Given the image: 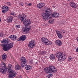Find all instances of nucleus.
Here are the masks:
<instances>
[{
    "label": "nucleus",
    "instance_id": "34",
    "mask_svg": "<svg viewBox=\"0 0 78 78\" xmlns=\"http://www.w3.org/2000/svg\"><path fill=\"white\" fill-rule=\"evenodd\" d=\"M20 27V25H16V28H19Z\"/></svg>",
    "mask_w": 78,
    "mask_h": 78
},
{
    "label": "nucleus",
    "instance_id": "50",
    "mask_svg": "<svg viewBox=\"0 0 78 78\" xmlns=\"http://www.w3.org/2000/svg\"><path fill=\"white\" fill-rule=\"evenodd\" d=\"M68 0V1H69L70 0Z\"/></svg>",
    "mask_w": 78,
    "mask_h": 78
},
{
    "label": "nucleus",
    "instance_id": "39",
    "mask_svg": "<svg viewBox=\"0 0 78 78\" xmlns=\"http://www.w3.org/2000/svg\"><path fill=\"white\" fill-rule=\"evenodd\" d=\"M2 13H5L6 12V10L5 9H4L2 11Z\"/></svg>",
    "mask_w": 78,
    "mask_h": 78
},
{
    "label": "nucleus",
    "instance_id": "18",
    "mask_svg": "<svg viewBox=\"0 0 78 78\" xmlns=\"http://www.w3.org/2000/svg\"><path fill=\"white\" fill-rule=\"evenodd\" d=\"M31 30V29L29 28H28V27H25V28H24L23 30V32H26V33H28L30 30Z\"/></svg>",
    "mask_w": 78,
    "mask_h": 78
},
{
    "label": "nucleus",
    "instance_id": "22",
    "mask_svg": "<svg viewBox=\"0 0 78 78\" xmlns=\"http://www.w3.org/2000/svg\"><path fill=\"white\" fill-rule=\"evenodd\" d=\"M5 68H2L0 69V72H1L2 73H6V71L5 70Z\"/></svg>",
    "mask_w": 78,
    "mask_h": 78
},
{
    "label": "nucleus",
    "instance_id": "30",
    "mask_svg": "<svg viewBox=\"0 0 78 78\" xmlns=\"http://www.w3.org/2000/svg\"><path fill=\"white\" fill-rule=\"evenodd\" d=\"M48 22L49 23H53V20L52 19H50L48 20Z\"/></svg>",
    "mask_w": 78,
    "mask_h": 78
},
{
    "label": "nucleus",
    "instance_id": "32",
    "mask_svg": "<svg viewBox=\"0 0 78 78\" xmlns=\"http://www.w3.org/2000/svg\"><path fill=\"white\" fill-rule=\"evenodd\" d=\"M52 76H53V74H49L48 76V78H51Z\"/></svg>",
    "mask_w": 78,
    "mask_h": 78
},
{
    "label": "nucleus",
    "instance_id": "13",
    "mask_svg": "<svg viewBox=\"0 0 78 78\" xmlns=\"http://www.w3.org/2000/svg\"><path fill=\"white\" fill-rule=\"evenodd\" d=\"M66 58V57H65V56L63 55L59 57L58 58V61H59L62 62V61H64Z\"/></svg>",
    "mask_w": 78,
    "mask_h": 78
},
{
    "label": "nucleus",
    "instance_id": "31",
    "mask_svg": "<svg viewBox=\"0 0 78 78\" xmlns=\"http://www.w3.org/2000/svg\"><path fill=\"white\" fill-rule=\"evenodd\" d=\"M60 31H61V32L62 33H63V34H64V33H66V31H64L63 30L61 29Z\"/></svg>",
    "mask_w": 78,
    "mask_h": 78
},
{
    "label": "nucleus",
    "instance_id": "28",
    "mask_svg": "<svg viewBox=\"0 0 78 78\" xmlns=\"http://www.w3.org/2000/svg\"><path fill=\"white\" fill-rule=\"evenodd\" d=\"M20 61H26L27 60H26V59L24 57H22L20 58Z\"/></svg>",
    "mask_w": 78,
    "mask_h": 78
},
{
    "label": "nucleus",
    "instance_id": "45",
    "mask_svg": "<svg viewBox=\"0 0 78 78\" xmlns=\"http://www.w3.org/2000/svg\"><path fill=\"white\" fill-rule=\"evenodd\" d=\"M25 5L26 6H28V4L27 3H25Z\"/></svg>",
    "mask_w": 78,
    "mask_h": 78
},
{
    "label": "nucleus",
    "instance_id": "19",
    "mask_svg": "<svg viewBox=\"0 0 78 78\" xmlns=\"http://www.w3.org/2000/svg\"><path fill=\"white\" fill-rule=\"evenodd\" d=\"M7 58V56L6 54H4L3 55H2V59L4 61H6V59Z\"/></svg>",
    "mask_w": 78,
    "mask_h": 78
},
{
    "label": "nucleus",
    "instance_id": "4",
    "mask_svg": "<svg viewBox=\"0 0 78 78\" xmlns=\"http://www.w3.org/2000/svg\"><path fill=\"white\" fill-rule=\"evenodd\" d=\"M41 41L44 44L48 45H51V42L45 38H41Z\"/></svg>",
    "mask_w": 78,
    "mask_h": 78
},
{
    "label": "nucleus",
    "instance_id": "14",
    "mask_svg": "<svg viewBox=\"0 0 78 78\" xmlns=\"http://www.w3.org/2000/svg\"><path fill=\"white\" fill-rule=\"evenodd\" d=\"M70 6L72 8H76V5L75 3V2H71L70 3Z\"/></svg>",
    "mask_w": 78,
    "mask_h": 78
},
{
    "label": "nucleus",
    "instance_id": "12",
    "mask_svg": "<svg viewBox=\"0 0 78 78\" xmlns=\"http://www.w3.org/2000/svg\"><path fill=\"white\" fill-rule=\"evenodd\" d=\"M45 13H46L47 14L49 15V16H50V15L51 14V13H52V11L51 10H50L49 9H48L45 10Z\"/></svg>",
    "mask_w": 78,
    "mask_h": 78
},
{
    "label": "nucleus",
    "instance_id": "9",
    "mask_svg": "<svg viewBox=\"0 0 78 78\" xmlns=\"http://www.w3.org/2000/svg\"><path fill=\"white\" fill-rule=\"evenodd\" d=\"M19 18L20 19L21 21H24V20H27V17L25 15H22L19 17Z\"/></svg>",
    "mask_w": 78,
    "mask_h": 78
},
{
    "label": "nucleus",
    "instance_id": "33",
    "mask_svg": "<svg viewBox=\"0 0 78 78\" xmlns=\"http://www.w3.org/2000/svg\"><path fill=\"white\" fill-rule=\"evenodd\" d=\"M46 51H42V52H41V54L42 55H44V54H46Z\"/></svg>",
    "mask_w": 78,
    "mask_h": 78
},
{
    "label": "nucleus",
    "instance_id": "40",
    "mask_svg": "<svg viewBox=\"0 0 78 78\" xmlns=\"http://www.w3.org/2000/svg\"><path fill=\"white\" fill-rule=\"evenodd\" d=\"M10 14L11 16H15L16 15L15 13H11Z\"/></svg>",
    "mask_w": 78,
    "mask_h": 78
},
{
    "label": "nucleus",
    "instance_id": "15",
    "mask_svg": "<svg viewBox=\"0 0 78 78\" xmlns=\"http://www.w3.org/2000/svg\"><path fill=\"white\" fill-rule=\"evenodd\" d=\"M21 66L22 67H24L27 65V61H21L20 64Z\"/></svg>",
    "mask_w": 78,
    "mask_h": 78
},
{
    "label": "nucleus",
    "instance_id": "5",
    "mask_svg": "<svg viewBox=\"0 0 78 78\" xmlns=\"http://www.w3.org/2000/svg\"><path fill=\"white\" fill-rule=\"evenodd\" d=\"M36 42L34 40H31L30 41L28 44V47L29 48H34L35 46Z\"/></svg>",
    "mask_w": 78,
    "mask_h": 78
},
{
    "label": "nucleus",
    "instance_id": "27",
    "mask_svg": "<svg viewBox=\"0 0 78 78\" xmlns=\"http://www.w3.org/2000/svg\"><path fill=\"white\" fill-rule=\"evenodd\" d=\"M25 69L27 70H29L31 69V66L30 65H27L26 66Z\"/></svg>",
    "mask_w": 78,
    "mask_h": 78
},
{
    "label": "nucleus",
    "instance_id": "49",
    "mask_svg": "<svg viewBox=\"0 0 78 78\" xmlns=\"http://www.w3.org/2000/svg\"><path fill=\"white\" fill-rule=\"evenodd\" d=\"M35 64H37V62H36L35 63Z\"/></svg>",
    "mask_w": 78,
    "mask_h": 78
},
{
    "label": "nucleus",
    "instance_id": "23",
    "mask_svg": "<svg viewBox=\"0 0 78 78\" xmlns=\"http://www.w3.org/2000/svg\"><path fill=\"white\" fill-rule=\"evenodd\" d=\"M15 70H20L21 69L20 66L18 64L16 65L15 66Z\"/></svg>",
    "mask_w": 78,
    "mask_h": 78
},
{
    "label": "nucleus",
    "instance_id": "35",
    "mask_svg": "<svg viewBox=\"0 0 78 78\" xmlns=\"http://www.w3.org/2000/svg\"><path fill=\"white\" fill-rule=\"evenodd\" d=\"M3 36V34L2 33H0V37Z\"/></svg>",
    "mask_w": 78,
    "mask_h": 78
},
{
    "label": "nucleus",
    "instance_id": "7",
    "mask_svg": "<svg viewBox=\"0 0 78 78\" xmlns=\"http://www.w3.org/2000/svg\"><path fill=\"white\" fill-rule=\"evenodd\" d=\"M27 39V36L25 35H23L21 36L17 40L18 41H22V42H23Z\"/></svg>",
    "mask_w": 78,
    "mask_h": 78
},
{
    "label": "nucleus",
    "instance_id": "10",
    "mask_svg": "<svg viewBox=\"0 0 78 78\" xmlns=\"http://www.w3.org/2000/svg\"><path fill=\"white\" fill-rule=\"evenodd\" d=\"M9 38H10V39H11L12 40H13V41H16V39H17V36L13 35L9 36Z\"/></svg>",
    "mask_w": 78,
    "mask_h": 78
},
{
    "label": "nucleus",
    "instance_id": "37",
    "mask_svg": "<svg viewBox=\"0 0 78 78\" xmlns=\"http://www.w3.org/2000/svg\"><path fill=\"white\" fill-rule=\"evenodd\" d=\"M7 5L8 6H11V4L10 2H7Z\"/></svg>",
    "mask_w": 78,
    "mask_h": 78
},
{
    "label": "nucleus",
    "instance_id": "6",
    "mask_svg": "<svg viewBox=\"0 0 78 78\" xmlns=\"http://www.w3.org/2000/svg\"><path fill=\"white\" fill-rule=\"evenodd\" d=\"M42 16L43 17V19H44V20H48V19H50V15L47 14L46 13H42Z\"/></svg>",
    "mask_w": 78,
    "mask_h": 78
},
{
    "label": "nucleus",
    "instance_id": "46",
    "mask_svg": "<svg viewBox=\"0 0 78 78\" xmlns=\"http://www.w3.org/2000/svg\"><path fill=\"white\" fill-rule=\"evenodd\" d=\"M57 31H58V30H56V33L58 35V34H59V33H58V32Z\"/></svg>",
    "mask_w": 78,
    "mask_h": 78
},
{
    "label": "nucleus",
    "instance_id": "3",
    "mask_svg": "<svg viewBox=\"0 0 78 78\" xmlns=\"http://www.w3.org/2000/svg\"><path fill=\"white\" fill-rule=\"evenodd\" d=\"M14 45L13 43L12 42L9 44H3V49L5 51H8L10 50V48H11L13 47Z\"/></svg>",
    "mask_w": 78,
    "mask_h": 78
},
{
    "label": "nucleus",
    "instance_id": "36",
    "mask_svg": "<svg viewBox=\"0 0 78 78\" xmlns=\"http://www.w3.org/2000/svg\"><path fill=\"white\" fill-rule=\"evenodd\" d=\"M5 10L6 11H8V10H9V9L7 7H6L5 8Z\"/></svg>",
    "mask_w": 78,
    "mask_h": 78
},
{
    "label": "nucleus",
    "instance_id": "20",
    "mask_svg": "<svg viewBox=\"0 0 78 78\" xmlns=\"http://www.w3.org/2000/svg\"><path fill=\"white\" fill-rule=\"evenodd\" d=\"M1 42L2 44H7V43H9V41L7 39H6L3 40V41H1Z\"/></svg>",
    "mask_w": 78,
    "mask_h": 78
},
{
    "label": "nucleus",
    "instance_id": "29",
    "mask_svg": "<svg viewBox=\"0 0 78 78\" xmlns=\"http://www.w3.org/2000/svg\"><path fill=\"white\" fill-rule=\"evenodd\" d=\"M57 35L58 36L59 38H60V39H61V38L62 37V35L61 34H58Z\"/></svg>",
    "mask_w": 78,
    "mask_h": 78
},
{
    "label": "nucleus",
    "instance_id": "16",
    "mask_svg": "<svg viewBox=\"0 0 78 78\" xmlns=\"http://www.w3.org/2000/svg\"><path fill=\"white\" fill-rule=\"evenodd\" d=\"M55 44L58 45L59 46H61L62 45V42L60 40H58L55 41Z\"/></svg>",
    "mask_w": 78,
    "mask_h": 78
},
{
    "label": "nucleus",
    "instance_id": "8",
    "mask_svg": "<svg viewBox=\"0 0 78 78\" xmlns=\"http://www.w3.org/2000/svg\"><path fill=\"white\" fill-rule=\"evenodd\" d=\"M23 23L24 25L28 26L31 24V21L30 20L27 19L26 21L23 22Z\"/></svg>",
    "mask_w": 78,
    "mask_h": 78
},
{
    "label": "nucleus",
    "instance_id": "48",
    "mask_svg": "<svg viewBox=\"0 0 78 78\" xmlns=\"http://www.w3.org/2000/svg\"><path fill=\"white\" fill-rule=\"evenodd\" d=\"M1 22V18H0V22Z\"/></svg>",
    "mask_w": 78,
    "mask_h": 78
},
{
    "label": "nucleus",
    "instance_id": "25",
    "mask_svg": "<svg viewBox=\"0 0 78 78\" xmlns=\"http://www.w3.org/2000/svg\"><path fill=\"white\" fill-rule=\"evenodd\" d=\"M1 66L2 68H4L5 69H6V66L5 63L3 62L1 63Z\"/></svg>",
    "mask_w": 78,
    "mask_h": 78
},
{
    "label": "nucleus",
    "instance_id": "2",
    "mask_svg": "<svg viewBox=\"0 0 78 78\" xmlns=\"http://www.w3.org/2000/svg\"><path fill=\"white\" fill-rule=\"evenodd\" d=\"M44 70L48 73H51L52 72L55 73L57 72V69L53 66H50L49 67L44 68Z\"/></svg>",
    "mask_w": 78,
    "mask_h": 78
},
{
    "label": "nucleus",
    "instance_id": "38",
    "mask_svg": "<svg viewBox=\"0 0 78 78\" xmlns=\"http://www.w3.org/2000/svg\"><path fill=\"white\" fill-rule=\"evenodd\" d=\"M19 5H21V6H23V2L20 3H19Z\"/></svg>",
    "mask_w": 78,
    "mask_h": 78
},
{
    "label": "nucleus",
    "instance_id": "1",
    "mask_svg": "<svg viewBox=\"0 0 78 78\" xmlns=\"http://www.w3.org/2000/svg\"><path fill=\"white\" fill-rule=\"evenodd\" d=\"M8 68L6 67V69L8 70V72L9 73H10L9 74V78H14L15 76H16V75L17 73H16V72L12 70V65L11 64H9L8 65Z\"/></svg>",
    "mask_w": 78,
    "mask_h": 78
},
{
    "label": "nucleus",
    "instance_id": "43",
    "mask_svg": "<svg viewBox=\"0 0 78 78\" xmlns=\"http://www.w3.org/2000/svg\"><path fill=\"white\" fill-rule=\"evenodd\" d=\"M76 52H78V48L76 49Z\"/></svg>",
    "mask_w": 78,
    "mask_h": 78
},
{
    "label": "nucleus",
    "instance_id": "47",
    "mask_svg": "<svg viewBox=\"0 0 78 78\" xmlns=\"http://www.w3.org/2000/svg\"><path fill=\"white\" fill-rule=\"evenodd\" d=\"M62 12H63V13H64V12H65V10H64V11Z\"/></svg>",
    "mask_w": 78,
    "mask_h": 78
},
{
    "label": "nucleus",
    "instance_id": "42",
    "mask_svg": "<svg viewBox=\"0 0 78 78\" xmlns=\"http://www.w3.org/2000/svg\"><path fill=\"white\" fill-rule=\"evenodd\" d=\"M68 59H69V60H71V59H72V58H70V57H69L68 58Z\"/></svg>",
    "mask_w": 78,
    "mask_h": 78
},
{
    "label": "nucleus",
    "instance_id": "17",
    "mask_svg": "<svg viewBox=\"0 0 78 78\" xmlns=\"http://www.w3.org/2000/svg\"><path fill=\"white\" fill-rule=\"evenodd\" d=\"M62 52H59L58 53H56L55 54V55L56 57L57 58H60L62 56Z\"/></svg>",
    "mask_w": 78,
    "mask_h": 78
},
{
    "label": "nucleus",
    "instance_id": "26",
    "mask_svg": "<svg viewBox=\"0 0 78 78\" xmlns=\"http://www.w3.org/2000/svg\"><path fill=\"white\" fill-rule=\"evenodd\" d=\"M49 58H50L51 60L52 61H53V60H55V56L53 55V54H52L51 55H50Z\"/></svg>",
    "mask_w": 78,
    "mask_h": 78
},
{
    "label": "nucleus",
    "instance_id": "44",
    "mask_svg": "<svg viewBox=\"0 0 78 78\" xmlns=\"http://www.w3.org/2000/svg\"><path fill=\"white\" fill-rule=\"evenodd\" d=\"M5 7L3 6L2 7V9H5Z\"/></svg>",
    "mask_w": 78,
    "mask_h": 78
},
{
    "label": "nucleus",
    "instance_id": "11",
    "mask_svg": "<svg viewBox=\"0 0 78 78\" xmlns=\"http://www.w3.org/2000/svg\"><path fill=\"white\" fill-rule=\"evenodd\" d=\"M59 16V13H56L55 12L51 16V17H58Z\"/></svg>",
    "mask_w": 78,
    "mask_h": 78
},
{
    "label": "nucleus",
    "instance_id": "24",
    "mask_svg": "<svg viewBox=\"0 0 78 78\" xmlns=\"http://www.w3.org/2000/svg\"><path fill=\"white\" fill-rule=\"evenodd\" d=\"M43 6H44V3H39L37 5L38 8H42Z\"/></svg>",
    "mask_w": 78,
    "mask_h": 78
},
{
    "label": "nucleus",
    "instance_id": "41",
    "mask_svg": "<svg viewBox=\"0 0 78 78\" xmlns=\"http://www.w3.org/2000/svg\"><path fill=\"white\" fill-rule=\"evenodd\" d=\"M32 5V4L31 3H29V4H28V6H31Z\"/></svg>",
    "mask_w": 78,
    "mask_h": 78
},
{
    "label": "nucleus",
    "instance_id": "21",
    "mask_svg": "<svg viewBox=\"0 0 78 78\" xmlns=\"http://www.w3.org/2000/svg\"><path fill=\"white\" fill-rule=\"evenodd\" d=\"M12 20V17L11 16H9L7 18V22L10 23L11 22Z\"/></svg>",
    "mask_w": 78,
    "mask_h": 78
}]
</instances>
